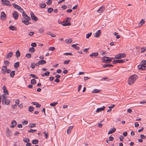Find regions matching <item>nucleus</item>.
I'll return each instance as SVG.
<instances>
[{"label": "nucleus", "instance_id": "7ed1b4c3", "mask_svg": "<svg viewBox=\"0 0 146 146\" xmlns=\"http://www.w3.org/2000/svg\"><path fill=\"white\" fill-rule=\"evenodd\" d=\"M1 1L3 4L5 5L9 6H11V5L10 1H9L7 0H1Z\"/></svg>", "mask_w": 146, "mask_h": 146}, {"label": "nucleus", "instance_id": "ddd939ff", "mask_svg": "<svg viewBox=\"0 0 146 146\" xmlns=\"http://www.w3.org/2000/svg\"><path fill=\"white\" fill-rule=\"evenodd\" d=\"M105 108V107L104 106H103L100 108H98L96 111V112L99 113L102 111L104 110Z\"/></svg>", "mask_w": 146, "mask_h": 146}, {"label": "nucleus", "instance_id": "a19ab883", "mask_svg": "<svg viewBox=\"0 0 146 146\" xmlns=\"http://www.w3.org/2000/svg\"><path fill=\"white\" fill-rule=\"evenodd\" d=\"M30 76H31L32 77L34 78H35V79H38V77L36 75H35L34 74H30Z\"/></svg>", "mask_w": 146, "mask_h": 146}, {"label": "nucleus", "instance_id": "0e129e2a", "mask_svg": "<svg viewBox=\"0 0 146 146\" xmlns=\"http://www.w3.org/2000/svg\"><path fill=\"white\" fill-rule=\"evenodd\" d=\"M44 134L45 135V136L46 139H47L48 136V133H46L45 132H44Z\"/></svg>", "mask_w": 146, "mask_h": 146}, {"label": "nucleus", "instance_id": "20e7f679", "mask_svg": "<svg viewBox=\"0 0 146 146\" xmlns=\"http://www.w3.org/2000/svg\"><path fill=\"white\" fill-rule=\"evenodd\" d=\"M6 18V15L5 13L3 11L1 13V18L2 20L3 21L5 20Z\"/></svg>", "mask_w": 146, "mask_h": 146}, {"label": "nucleus", "instance_id": "39448f33", "mask_svg": "<svg viewBox=\"0 0 146 146\" xmlns=\"http://www.w3.org/2000/svg\"><path fill=\"white\" fill-rule=\"evenodd\" d=\"M145 65H146V60H143L141 62L140 64L138 66V68H141V67L145 66Z\"/></svg>", "mask_w": 146, "mask_h": 146}, {"label": "nucleus", "instance_id": "dca6fc26", "mask_svg": "<svg viewBox=\"0 0 146 146\" xmlns=\"http://www.w3.org/2000/svg\"><path fill=\"white\" fill-rule=\"evenodd\" d=\"M17 124V122L15 120H13L11 122V125H12L11 126V127H15Z\"/></svg>", "mask_w": 146, "mask_h": 146}, {"label": "nucleus", "instance_id": "1a4fd4ad", "mask_svg": "<svg viewBox=\"0 0 146 146\" xmlns=\"http://www.w3.org/2000/svg\"><path fill=\"white\" fill-rule=\"evenodd\" d=\"M105 7L103 5L101 7L100 9L97 10V12L99 13H102L105 10Z\"/></svg>", "mask_w": 146, "mask_h": 146}, {"label": "nucleus", "instance_id": "f257e3e1", "mask_svg": "<svg viewBox=\"0 0 146 146\" xmlns=\"http://www.w3.org/2000/svg\"><path fill=\"white\" fill-rule=\"evenodd\" d=\"M137 76L136 75H132L129 77L128 80V83L130 85L132 84L135 81V80L137 78Z\"/></svg>", "mask_w": 146, "mask_h": 146}, {"label": "nucleus", "instance_id": "e433bc0d", "mask_svg": "<svg viewBox=\"0 0 146 146\" xmlns=\"http://www.w3.org/2000/svg\"><path fill=\"white\" fill-rule=\"evenodd\" d=\"M145 23V21L143 19H142L141 21L139 23V26H141L142 25Z\"/></svg>", "mask_w": 146, "mask_h": 146}, {"label": "nucleus", "instance_id": "603ef678", "mask_svg": "<svg viewBox=\"0 0 146 146\" xmlns=\"http://www.w3.org/2000/svg\"><path fill=\"white\" fill-rule=\"evenodd\" d=\"M141 52L143 53L144 52H145L146 50V48H144V47H142L141 48Z\"/></svg>", "mask_w": 146, "mask_h": 146}, {"label": "nucleus", "instance_id": "2f4dec72", "mask_svg": "<svg viewBox=\"0 0 146 146\" xmlns=\"http://www.w3.org/2000/svg\"><path fill=\"white\" fill-rule=\"evenodd\" d=\"M38 141L37 139L33 140L32 141V143L34 144H36L38 143Z\"/></svg>", "mask_w": 146, "mask_h": 146}, {"label": "nucleus", "instance_id": "5701e85b", "mask_svg": "<svg viewBox=\"0 0 146 146\" xmlns=\"http://www.w3.org/2000/svg\"><path fill=\"white\" fill-rule=\"evenodd\" d=\"M13 54V53L12 52H10L6 56V58L7 59L8 58H10L12 56Z\"/></svg>", "mask_w": 146, "mask_h": 146}, {"label": "nucleus", "instance_id": "58836bf2", "mask_svg": "<svg viewBox=\"0 0 146 146\" xmlns=\"http://www.w3.org/2000/svg\"><path fill=\"white\" fill-rule=\"evenodd\" d=\"M31 83L32 85L35 84L36 83V80L35 79H32L31 81Z\"/></svg>", "mask_w": 146, "mask_h": 146}, {"label": "nucleus", "instance_id": "aec40b11", "mask_svg": "<svg viewBox=\"0 0 146 146\" xmlns=\"http://www.w3.org/2000/svg\"><path fill=\"white\" fill-rule=\"evenodd\" d=\"M62 25L63 26H69L71 25V23L69 22L67 23H66V22H63Z\"/></svg>", "mask_w": 146, "mask_h": 146}, {"label": "nucleus", "instance_id": "412c9836", "mask_svg": "<svg viewBox=\"0 0 146 146\" xmlns=\"http://www.w3.org/2000/svg\"><path fill=\"white\" fill-rule=\"evenodd\" d=\"M9 28L11 30L14 31V30H16L17 27H16L11 25V26H10L9 27Z\"/></svg>", "mask_w": 146, "mask_h": 146}, {"label": "nucleus", "instance_id": "4468645a", "mask_svg": "<svg viewBox=\"0 0 146 146\" xmlns=\"http://www.w3.org/2000/svg\"><path fill=\"white\" fill-rule=\"evenodd\" d=\"M7 100L6 96H5V94H3L2 95V103L3 104L4 102Z\"/></svg>", "mask_w": 146, "mask_h": 146}, {"label": "nucleus", "instance_id": "864d4df0", "mask_svg": "<svg viewBox=\"0 0 146 146\" xmlns=\"http://www.w3.org/2000/svg\"><path fill=\"white\" fill-rule=\"evenodd\" d=\"M25 56L26 57H27V58H29L31 57V54H30V53L27 54Z\"/></svg>", "mask_w": 146, "mask_h": 146}, {"label": "nucleus", "instance_id": "79ce46f5", "mask_svg": "<svg viewBox=\"0 0 146 146\" xmlns=\"http://www.w3.org/2000/svg\"><path fill=\"white\" fill-rule=\"evenodd\" d=\"M23 141L25 143H28L30 141V140L29 139L27 138H24L23 139Z\"/></svg>", "mask_w": 146, "mask_h": 146}, {"label": "nucleus", "instance_id": "a878e982", "mask_svg": "<svg viewBox=\"0 0 146 146\" xmlns=\"http://www.w3.org/2000/svg\"><path fill=\"white\" fill-rule=\"evenodd\" d=\"M15 71L13 70L11 72H10V75L12 78H13L15 76Z\"/></svg>", "mask_w": 146, "mask_h": 146}, {"label": "nucleus", "instance_id": "4d7b16f0", "mask_svg": "<svg viewBox=\"0 0 146 146\" xmlns=\"http://www.w3.org/2000/svg\"><path fill=\"white\" fill-rule=\"evenodd\" d=\"M66 20L65 21H64V22H66V23L68 22H69L70 21V19L68 17H66Z\"/></svg>", "mask_w": 146, "mask_h": 146}, {"label": "nucleus", "instance_id": "2eb2a0df", "mask_svg": "<svg viewBox=\"0 0 146 146\" xmlns=\"http://www.w3.org/2000/svg\"><path fill=\"white\" fill-rule=\"evenodd\" d=\"M116 129L115 128H111L110 131H108V134L109 135L110 134L114 132L115 130H116Z\"/></svg>", "mask_w": 146, "mask_h": 146}, {"label": "nucleus", "instance_id": "de8ad7c7", "mask_svg": "<svg viewBox=\"0 0 146 146\" xmlns=\"http://www.w3.org/2000/svg\"><path fill=\"white\" fill-rule=\"evenodd\" d=\"M139 70H146V66H145L142 67H141V68H138Z\"/></svg>", "mask_w": 146, "mask_h": 146}, {"label": "nucleus", "instance_id": "0eeeda50", "mask_svg": "<svg viewBox=\"0 0 146 146\" xmlns=\"http://www.w3.org/2000/svg\"><path fill=\"white\" fill-rule=\"evenodd\" d=\"M31 17L32 19V20H33L35 21H36L38 20V18L34 15V13H31Z\"/></svg>", "mask_w": 146, "mask_h": 146}, {"label": "nucleus", "instance_id": "3c124183", "mask_svg": "<svg viewBox=\"0 0 146 146\" xmlns=\"http://www.w3.org/2000/svg\"><path fill=\"white\" fill-rule=\"evenodd\" d=\"M53 10V9L51 8V7H50L49 8H48V12L49 13H51L52 11Z\"/></svg>", "mask_w": 146, "mask_h": 146}, {"label": "nucleus", "instance_id": "8fccbe9b", "mask_svg": "<svg viewBox=\"0 0 146 146\" xmlns=\"http://www.w3.org/2000/svg\"><path fill=\"white\" fill-rule=\"evenodd\" d=\"M38 31L40 33H42L44 32V30L43 28H41L38 30Z\"/></svg>", "mask_w": 146, "mask_h": 146}, {"label": "nucleus", "instance_id": "13d9d810", "mask_svg": "<svg viewBox=\"0 0 146 146\" xmlns=\"http://www.w3.org/2000/svg\"><path fill=\"white\" fill-rule=\"evenodd\" d=\"M25 20H27V21H30L31 20V18L30 17H29V16H28V15L26 17H25V18H24Z\"/></svg>", "mask_w": 146, "mask_h": 146}, {"label": "nucleus", "instance_id": "f3484780", "mask_svg": "<svg viewBox=\"0 0 146 146\" xmlns=\"http://www.w3.org/2000/svg\"><path fill=\"white\" fill-rule=\"evenodd\" d=\"M12 5L17 9L18 10L19 9V8H21V7L15 4V3H13Z\"/></svg>", "mask_w": 146, "mask_h": 146}, {"label": "nucleus", "instance_id": "f03ea898", "mask_svg": "<svg viewBox=\"0 0 146 146\" xmlns=\"http://www.w3.org/2000/svg\"><path fill=\"white\" fill-rule=\"evenodd\" d=\"M102 60L103 62L109 63L111 61L112 59L110 57L104 56L102 58Z\"/></svg>", "mask_w": 146, "mask_h": 146}, {"label": "nucleus", "instance_id": "bb28decb", "mask_svg": "<svg viewBox=\"0 0 146 146\" xmlns=\"http://www.w3.org/2000/svg\"><path fill=\"white\" fill-rule=\"evenodd\" d=\"M40 7L41 8H44L46 7V5L45 3H42L40 4Z\"/></svg>", "mask_w": 146, "mask_h": 146}, {"label": "nucleus", "instance_id": "cd10ccee", "mask_svg": "<svg viewBox=\"0 0 146 146\" xmlns=\"http://www.w3.org/2000/svg\"><path fill=\"white\" fill-rule=\"evenodd\" d=\"M35 48L33 47H31L30 48L29 50V52H31V53H33L35 52Z\"/></svg>", "mask_w": 146, "mask_h": 146}, {"label": "nucleus", "instance_id": "6e6d98bb", "mask_svg": "<svg viewBox=\"0 0 146 146\" xmlns=\"http://www.w3.org/2000/svg\"><path fill=\"white\" fill-rule=\"evenodd\" d=\"M140 137L142 139H145L146 138V136L143 135L141 134L140 135Z\"/></svg>", "mask_w": 146, "mask_h": 146}, {"label": "nucleus", "instance_id": "6ab92c4d", "mask_svg": "<svg viewBox=\"0 0 146 146\" xmlns=\"http://www.w3.org/2000/svg\"><path fill=\"white\" fill-rule=\"evenodd\" d=\"M73 128V126H70L67 130V134H68L69 133H70L71 131Z\"/></svg>", "mask_w": 146, "mask_h": 146}, {"label": "nucleus", "instance_id": "f704fd0d", "mask_svg": "<svg viewBox=\"0 0 146 146\" xmlns=\"http://www.w3.org/2000/svg\"><path fill=\"white\" fill-rule=\"evenodd\" d=\"M6 135L8 136H9L11 135L9 129L8 128L7 129Z\"/></svg>", "mask_w": 146, "mask_h": 146}, {"label": "nucleus", "instance_id": "4c0bfd02", "mask_svg": "<svg viewBox=\"0 0 146 146\" xmlns=\"http://www.w3.org/2000/svg\"><path fill=\"white\" fill-rule=\"evenodd\" d=\"M36 129H31L28 131V132L30 133H33L34 132H36Z\"/></svg>", "mask_w": 146, "mask_h": 146}, {"label": "nucleus", "instance_id": "4be33fe9", "mask_svg": "<svg viewBox=\"0 0 146 146\" xmlns=\"http://www.w3.org/2000/svg\"><path fill=\"white\" fill-rule=\"evenodd\" d=\"M10 102V100H7L4 102L3 104H2L3 105L6 104L7 105H9Z\"/></svg>", "mask_w": 146, "mask_h": 146}, {"label": "nucleus", "instance_id": "7c9ffc66", "mask_svg": "<svg viewBox=\"0 0 146 146\" xmlns=\"http://www.w3.org/2000/svg\"><path fill=\"white\" fill-rule=\"evenodd\" d=\"M39 62L40 63V64L41 65H43L44 64L46 63V61L43 60H40L39 61Z\"/></svg>", "mask_w": 146, "mask_h": 146}, {"label": "nucleus", "instance_id": "c85d7f7f", "mask_svg": "<svg viewBox=\"0 0 146 146\" xmlns=\"http://www.w3.org/2000/svg\"><path fill=\"white\" fill-rule=\"evenodd\" d=\"M20 56V53L19 50H17L16 52V56L18 58Z\"/></svg>", "mask_w": 146, "mask_h": 146}, {"label": "nucleus", "instance_id": "a18cd8bd", "mask_svg": "<svg viewBox=\"0 0 146 146\" xmlns=\"http://www.w3.org/2000/svg\"><path fill=\"white\" fill-rule=\"evenodd\" d=\"M92 34V33H90L86 34V37L87 38H88Z\"/></svg>", "mask_w": 146, "mask_h": 146}, {"label": "nucleus", "instance_id": "72a5a7b5", "mask_svg": "<svg viewBox=\"0 0 146 146\" xmlns=\"http://www.w3.org/2000/svg\"><path fill=\"white\" fill-rule=\"evenodd\" d=\"M100 91V90L97 89H94L92 91V93H96L99 92Z\"/></svg>", "mask_w": 146, "mask_h": 146}, {"label": "nucleus", "instance_id": "5fc2aeb1", "mask_svg": "<svg viewBox=\"0 0 146 146\" xmlns=\"http://www.w3.org/2000/svg\"><path fill=\"white\" fill-rule=\"evenodd\" d=\"M120 56L119 55V54L116 55L114 58V59H119L121 58Z\"/></svg>", "mask_w": 146, "mask_h": 146}, {"label": "nucleus", "instance_id": "9b49d317", "mask_svg": "<svg viewBox=\"0 0 146 146\" xmlns=\"http://www.w3.org/2000/svg\"><path fill=\"white\" fill-rule=\"evenodd\" d=\"M3 92L4 94H5V95H9V93L8 90H7L6 87L5 86H4L3 88Z\"/></svg>", "mask_w": 146, "mask_h": 146}, {"label": "nucleus", "instance_id": "ea45409f", "mask_svg": "<svg viewBox=\"0 0 146 146\" xmlns=\"http://www.w3.org/2000/svg\"><path fill=\"white\" fill-rule=\"evenodd\" d=\"M72 41V40L71 38L66 39V42L67 43H70Z\"/></svg>", "mask_w": 146, "mask_h": 146}, {"label": "nucleus", "instance_id": "e2e57ef3", "mask_svg": "<svg viewBox=\"0 0 146 146\" xmlns=\"http://www.w3.org/2000/svg\"><path fill=\"white\" fill-rule=\"evenodd\" d=\"M124 137L122 135H120L119 136V139L121 141H123Z\"/></svg>", "mask_w": 146, "mask_h": 146}, {"label": "nucleus", "instance_id": "9d476101", "mask_svg": "<svg viewBox=\"0 0 146 146\" xmlns=\"http://www.w3.org/2000/svg\"><path fill=\"white\" fill-rule=\"evenodd\" d=\"M101 34V30H98L95 34L94 36L96 37H98L100 36Z\"/></svg>", "mask_w": 146, "mask_h": 146}, {"label": "nucleus", "instance_id": "680f3d73", "mask_svg": "<svg viewBox=\"0 0 146 146\" xmlns=\"http://www.w3.org/2000/svg\"><path fill=\"white\" fill-rule=\"evenodd\" d=\"M100 53L102 55H104V54H106L105 52L102 50H101L100 51Z\"/></svg>", "mask_w": 146, "mask_h": 146}, {"label": "nucleus", "instance_id": "c03bdc74", "mask_svg": "<svg viewBox=\"0 0 146 146\" xmlns=\"http://www.w3.org/2000/svg\"><path fill=\"white\" fill-rule=\"evenodd\" d=\"M35 63L34 62L31 63V66L32 69H34L35 66Z\"/></svg>", "mask_w": 146, "mask_h": 146}, {"label": "nucleus", "instance_id": "c9c22d12", "mask_svg": "<svg viewBox=\"0 0 146 146\" xmlns=\"http://www.w3.org/2000/svg\"><path fill=\"white\" fill-rule=\"evenodd\" d=\"M102 66L104 68L112 66H113L112 64H103Z\"/></svg>", "mask_w": 146, "mask_h": 146}, {"label": "nucleus", "instance_id": "423d86ee", "mask_svg": "<svg viewBox=\"0 0 146 146\" xmlns=\"http://www.w3.org/2000/svg\"><path fill=\"white\" fill-rule=\"evenodd\" d=\"M125 60H114L113 62V63L114 64H116L117 63H122L125 62Z\"/></svg>", "mask_w": 146, "mask_h": 146}, {"label": "nucleus", "instance_id": "37998d69", "mask_svg": "<svg viewBox=\"0 0 146 146\" xmlns=\"http://www.w3.org/2000/svg\"><path fill=\"white\" fill-rule=\"evenodd\" d=\"M36 125V124L34 123H31L30 124V125L29 126L30 128H32L35 126Z\"/></svg>", "mask_w": 146, "mask_h": 146}, {"label": "nucleus", "instance_id": "6e6552de", "mask_svg": "<svg viewBox=\"0 0 146 146\" xmlns=\"http://www.w3.org/2000/svg\"><path fill=\"white\" fill-rule=\"evenodd\" d=\"M13 17L15 19H17L18 18L19 15L17 13L16 11H14L13 14Z\"/></svg>", "mask_w": 146, "mask_h": 146}, {"label": "nucleus", "instance_id": "393cba45", "mask_svg": "<svg viewBox=\"0 0 146 146\" xmlns=\"http://www.w3.org/2000/svg\"><path fill=\"white\" fill-rule=\"evenodd\" d=\"M98 54V52H93L92 54H91L90 56V57H92L93 56H97Z\"/></svg>", "mask_w": 146, "mask_h": 146}, {"label": "nucleus", "instance_id": "774afa93", "mask_svg": "<svg viewBox=\"0 0 146 146\" xmlns=\"http://www.w3.org/2000/svg\"><path fill=\"white\" fill-rule=\"evenodd\" d=\"M52 3V2L51 1V0H48L47 2H46V4L48 5H49L50 4H51Z\"/></svg>", "mask_w": 146, "mask_h": 146}, {"label": "nucleus", "instance_id": "69168bd1", "mask_svg": "<svg viewBox=\"0 0 146 146\" xmlns=\"http://www.w3.org/2000/svg\"><path fill=\"white\" fill-rule=\"evenodd\" d=\"M31 46L33 47H35L36 46V44L35 43L33 42L31 44Z\"/></svg>", "mask_w": 146, "mask_h": 146}, {"label": "nucleus", "instance_id": "bf43d9fd", "mask_svg": "<svg viewBox=\"0 0 146 146\" xmlns=\"http://www.w3.org/2000/svg\"><path fill=\"white\" fill-rule=\"evenodd\" d=\"M50 72L48 71H46L45 73H44V74L46 76H48L50 74Z\"/></svg>", "mask_w": 146, "mask_h": 146}, {"label": "nucleus", "instance_id": "c756f323", "mask_svg": "<svg viewBox=\"0 0 146 146\" xmlns=\"http://www.w3.org/2000/svg\"><path fill=\"white\" fill-rule=\"evenodd\" d=\"M34 109V107L32 106H30L28 108V110L30 112H32L33 111Z\"/></svg>", "mask_w": 146, "mask_h": 146}, {"label": "nucleus", "instance_id": "b1692460", "mask_svg": "<svg viewBox=\"0 0 146 146\" xmlns=\"http://www.w3.org/2000/svg\"><path fill=\"white\" fill-rule=\"evenodd\" d=\"M78 44H72L71 46L74 48L76 50H78L80 49V47L77 46L76 45Z\"/></svg>", "mask_w": 146, "mask_h": 146}, {"label": "nucleus", "instance_id": "338daca9", "mask_svg": "<svg viewBox=\"0 0 146 146\" xmlns=\"http://www.w3.org/2000/svg\"><path fill=\"white\" fill-rule=\"evenodd\" d=\"M70 60H67L66 61H64V64H67L69 62H70Z\"/></svg>", "mask_w": 146, "mask_h": 146}, {"label": "nucleus", "instance_id": "473e14b6", "mask_svg": "<svg viewBox=\"0 0 146 146\" xmlns=\"http://www.w3.org/2000/svg\"><path fill=\"white\" fill-rule=\"evenodd\" d=\"M19 62L15 63L14 64V67L16 68H18L19 66Z\"/></svg>", "mask_w": 146, "mask_h": 146}, {"label": "nucleus", "instance_id": "49530a36", "mask_svg": "<svg viewBox=\"0 0 146 146\" xmlns=\"http://www.w3.org/2000/svg\"><path fill=\"white\" fill-rule=\"evenodd\" d=\"M119 55L120 56V58H123L125 56V55L124 53H120L119 54Z\"/></svg>", "mask_w": 146, "mask_h": 146}, {"label": "nucleus", "instance_id": "a211bd4d", "mask_svg": "<svg viewBox=\"0 0 146 146\" xmlns=\"http://www.w3.org/2000/svg\"><path fill=\"white\" fill-rule=\"evenodd\" d=\"M29 21L22 20V22L25 24L26 25H28L29 24L31 23Z\"/></svg>", "mask_w": 146, "mask_h": 146}, {"label": "nucleus", "instance_id": "f8f14e48", "mask_svg": "<svg viewBox=\"0 0 146 146\" xmlns=\"http://www.w3.org/2000/svg\"><path fill=\"white\" fill-rule=\"evenodd\" d=\"M7 67L6 66H3L1 69V72L3 74H5L6 73V69Z\"/></svg>", "mask_w": 146, "mask_h": 146}, {"label": "nucleus", "instance_id": "09e8293b", "mask_svg": "<svg viewBox=\"0 0 146 146\" xmlns=\"http://www.w3.org/2000/svg\"><path fill=\"white\" fill-rule=\"evenodd\" d=\"M58 104L57 102H53L52 103L50 104V106H54Z\"/></svg>", "mask_w": 146, "mask_h": 146}, {"label": "nucleus", "instance_id": "052dcab7", "mask_svg": "<svg viewBox=\"0 0 146 146\" xmlns=\"http://www.w3.org/2000/svg\"><path fill=\"white\" fill-rule=\"evenodd\" d=\"M55 49V48L54 47H50L49 48V50H51L52 51H53Z\"/></svg>", "mask_w": 146, "mask_h": 146}]
</instances>
